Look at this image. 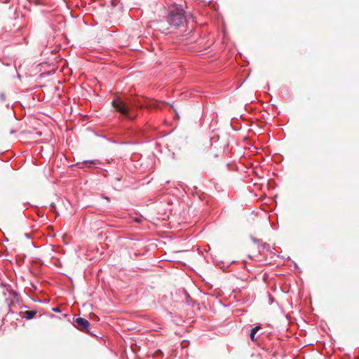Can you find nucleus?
I'll use <instances>...</instances> for the list:
<instances>
[{"label": "nucleus", "mask_w": 359, "mask_h": 359, "mask_svg": "<svg viewBox=\"0 0 359 359\" xmlns=\"http://www.w3.org/2000/svg\"><path fill=\"white\" fill-rule=\"evenodd\" d=\"M76 323V327L81 331L88 332V327L90 325L89 322L83 318H77L75 320Z\"/></svg>", "instance_id": "3"}, {"label": "nucleus", "mask_w": 359, "mask_h": 359, "mask_svg": "<svg viewBox=\"0 0 359 359\" xmlns=\"http://www.w3.org/2000/svg\"><path fill=\"white\" fill-rule=\"evenodd\" d=\"M36 314V311H26L25 312L24 317L25 318H27V320H30V319L33 318Z\"/></svg>", "instance_id": "5"}, {"label": "nucleus", "mask_w": 359, "mask_h": 359, "mask_svg": "<svg viewBox=\"0 0 359 359\" xmlns=\"http://www.w3.org/2000/svg\"><path fill=\"white\" fill-rule=\"evenodd\" d=\"M174 111H175V113L176 116H177V118H179L178 113H177V111H176V109H174Z\"/></svg>", "instance_id": "8"}, {"label": "nucleus", "mask_w": 359, "mask_h": 359, "mask_svg": "<svg viewBox=\"0 0 359 359\" xmlns=\"http://www.w3.org/2000/svg\"><path fill=\"white\" fill-rule=\"evenodd\" d=\"M52 310H53V311H55V312H57V313H58V312H60V308H59V307L53 308Z\"/></svg>", "instance_id": "7"}, {"label": "nucleus", "mask_w": 359, "mask_h": 359, "mask_svg": "<svg viewBox=\"0 0 359 359\" xmlns=\"http://www.w3.org/2000/svg\"><path fill=\"white\" fill-rule=\"evenodd\" d=\"M168 20L171 26L179 29L183 34L194 29L195 20L191 13H186L182 8L174 7L169 13Z\"/></svg>", "instance_id": "1"}, {"label": "nucleus", "mask_w": 359, "mask_h": 359, "mask_svg": "<svg viewBox=\"0 0 359 359\" xmlns=\"http://www.w3.org/2000/svg\"><path fill=\"white\" fill-rule=\"evenodd\" d=\"M187 344H188V343H187V341H183L182 342L181 345H182V346L183 348H184V347L187 346Z\"/></svg>", "instance_id": "6"}, {"label": "nucleus", "mask_w": 359, "mask_h": 359, "mask_svg": "<svg viewBox=\"0 0 359 359\" xmlns=\"http://www.w3.org/2000/svg\"><path fill=\"white\" fill-rule=\"evenodd\" d=\"M260 329H261L260 326H256L254 328H252V330H251L250 337L252 341H257V339L255 338V334L257 332V331Z\"/></svg>", "instance_id": "4"}, {"label": "nucleus", "mask_w": 359, "mask_h": 359, "mask_svg": "<svg viewBox=\"0 0 359 359\" xmlns=\"http://www.w3.org/2000/svg\"><path fill=\"white\" fill-rule=\"evenodd\" d=\"M112 106L121 114L128 115V107L120 97H116L113 100Z\"/></svg>", "instance_id": "2"}, {"label": "nucleus", "mask_w": 359, "mask_h": 359, "mask_svg": "<svg viewBox=\"0 0 359 359\" xmlns=\"http://www.w3.org/2000/svg\"><path fill=\"white\" fill-rule=\"evenodd\" d=\"M103 198H105V199H107V200H108V201L109 200V198L108 197H106V196H105V197H103Z\"/></svg>", "instance_id": "9"}]
</instances>
